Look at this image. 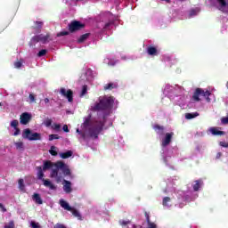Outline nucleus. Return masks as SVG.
<instances>
[{"label": "nucleus", "mask_w": 228, "mask_h": 228, "mask_svg": "<svg viewBox=\"0 0 228 228\" xmlns=\"http://www.w3.org/2000/svg\"><path fill=\"white\" fill-rule=\"evenodd\" d=\"M173 101H175V104H177L181 108H183V106L186 104V97H184V96L175 95V99H173Z\"/></svg>", "instance_id": "aec40b11"}, {"label": "nucleus", "mask_w": 228, "mask_h": 228, "mask_svg": "<svg viewBox=\"0 0 228 228\" xmlns=\"http://www.w3.org/2000/svg\"><path fill=\"white\" fill-rule=\"evenodd\" d=\"M119 224L123 228H140V226H137L129 221H120Z\"/></svg>", "instance_id": "5701e85b"}, {"label": "nucleus", "mask_w": 228, "mask_h": 228, "mask_svg": "<svg viewBox=\"0 0 228 228\" xmlns=\"http://www.w3.org/2000/svg\"><path fill=\"white\" fill-rule=\"evenodd\" d=\"M208 133H210L213 136H224V134H225V132L220 130L219 127L215 126L208 128Z\"/></svg>", "instance_id": "4468645a"}, {"label": "nucleus", "mask_w": 228, "mask_h": 228, "mask_svg": "<svg viewBox=\"0 0 228 228\" xmlns=\"http://www.w3.org/2000/svg\"><path fill=\"white\" fill-rule=\"evenodd\" d=\"M153 129L157 134H159L160 136L162 159L166 165H168V161H170V156H168V149L167 147L170 145V142H172V138H174V132L166 133L165 135H163V133H165V127L159 125H154Z\"/></svg>", "instance_id": "f03ea898"}, {"label": "nucleus", "mask_w": 228, "mask_h": 228, "mask_svg": "<svg viewBox=\"0 0 228 228\" xmlns=\"http://www.w3.org/2000/svg\"><path fill=\"white\" fill-rule=\"evenodd\" d=\"M59 204H60L61 208H62V209H65V211H70L72 213L73 216L77 218V220H81V213H79V211H77L76 208L70 207L69 202H67L65 200L61 199L59 200Z\"/></svg>", "instance_id": "0eeeda50"}, {"label": "nucleus", "mask_w": 228, "mask_h": 228, "mask_svg": "<svg viewBox=\"0 0 228 228\" xmlns=\"http://www.w3.org/2000/svg\"><path fill=\"white\" fill-rule=\"evenodd\" d=\"M0 208H2L3 209L4 208V207L1 203H0Z\"/></svg>", "instance_id": "4d7b16f0"}, {"label": "nucleus", "mask_w": 228, "mask_h": 228, "mask_svg": "<svg viewBox=\"0 0 228 228\" xmlns=\"http://www.w3.org/2000/svg\"><path fill=\"white\" fill-rule=\"evenodd\" d=\"M54 228H67V227L61 224H57L54 225Z\"/></svg>", "instance_id": "09e8293b"}, {"label": "nucleus", "mask_w": 228, "mask_h": 228, "mask_svg": "<svg viewBox=\"0 0 228 228\" xmlns=\"http://www.w3.org/2000/svg\"><path fill=\"white\" fill-rule=\"evenodd\" d=\"M0 106H1V102H0Z\"/></svg>", "instance_id": "bf43d9fd"}, {"label": "nucleus", "mask_w": 228, "mask_h": 228, "mask_svg": "<svg viewBox=\"0 0 228 228\" xmlns=\"http://www.w3.org/2000/svg\"><path fill=\"white\" fill-rule=\"evenodd\" d=\"M57 148L55 146H52L49 152L52 156H57L58 155V151H57Z\"/></svg>", "instance_id": "72a5a7b5"}, {"label": "nucleus", "mask_w": 228, "mask_h": 228, "mask_svg": "<svg viewBox=\"0 0 228 228\" xmlns=\"http://www.w3.org/2000/svg\"><path fill=\"white\" fill-rule=\"evenodd\" d=\"M10 126L11 127L14 128V133L12 134V135L19 136V134H20V129H19V120L14 119L11 121Z\"/></svg>", "instance_id": "f3484780"}, {"label": "nucleus", "mask_w": 228, "mask_h": 228, "mask_svg": "<svg viewBox=\"0 0 228 228\" xmlns=\"http://www.w3.org/2000/svg\"><path fill=\"white\" fill-rule=\"evenodd\" d=\"M103 63H105V65H109V67H114V65H117L118 61L107 57L103 60Z\"/></svg>", "instance_id": "393cba45"}, {"label": "nucleus", "mask_w": 228, "mask_h": 228, "mask_svg": "<svg viewBox=\"0 0 228 228\" xmlns=\"http://www.w3.org/2000/svg\"><path fill=\"white\" fill-rule=\"evenodd\" d=\"M22 137L29 140L30 142H33L37 140H41L42 135L38 133H31V130H29V128H27L23 131Z\"/></svg>", "instance_id": "1a4fd4ad"}, {"label": "nucleus", "mask_w": 228, "mask_h": 228, "mask_svg": "<svg viewBox=\"0 0 228 228\" xmlns=\"http://www.w3.org/2000/svg\"><path fill=\"white\" fill-rule=\"evenodd\" d=\"M147 53L150 56H158V54H159V52H158V48L154 46H148Z\"/></svg>", "instance_id": "b1692460"}, {"label": "nucleus", "mask_w": 228, "mask_h": 228, "mask_svg": "<svg viewBox=\"0 0 228 228\" xmlns=\"http://www.w3.org/2000/svg\"><path fill=\"white\" fill-rule=\"evenodd\" d=\"M15 147H16V149H18V151H23L24 143L22 142H15Z\"/></svg>", "instance_id": "473e14b6"}, {"label": "nucleus", "mask_w": 228, "mask_h": 228, "mask_svg": "<svg viewBox=\"0 0 228 228\" xmlns=\"http://www.w3.org/2000/svg\"><path fill=\"white\" fill-rule=\"evenodd\" d=\"M47 40H49V36L41 34L38 36H35L32 38L31 42H42L43 44H45V42H47Z\"/></svg>", "instance_id": "a211bd4d"}, {"label": "nucleus", "mask_w": 228, "mask_h": 228, "mask_svg": "<svg viewBox=\"0 0 228 228\" xmlns=\"http://www.w3.org/2000/svg\"><path fill=\"white\" fill-rule=\"evenodd\" d=\"M220 158H222V152H217L216 159H220Z\"/></svg>", "instance_id": "3c124183"}, {"label": "nucleus", "mask_w": 228, "mask_h": 228, "mask_svg": "<svg viewBox=\"0 0 228 228\" xmlns=\"http://www.w3.org/2000/svg\"><path fill=\"white\" fill-rule=\"evenodd\" d=\"M18 183L20 190L24 191V180L20 179Z\"/></svg>", "instance_id": "37998d69"}, {"label": "nucleus", "mask_w": 228, "mask_h": 228, "mask_svg": "<svg viewBox=\"0 0 228 228\" xmlns=\"http://www.w3.org/2000/svg\"><path fill=\"white\" fill-rule=\"evenodd\" d=\"M166 193H169L170 191H168V189H167L166 191H164Z\"/></svg>", "instance_id": "6e6d98bb"}, {"label": "nucleus", "mask_w": 228, "mask_h": 228, "mask_svg": "<svg viewBox=\"0 0 228 228\" xmlns=\"http://www.w3.org/2000/svg\"><path fill=\"white\" fill-rule=\"evenodd\" d=\"M4 228H15V224L13 221H10L9 223L5 224Z\"/></svg>", "instance_id": "58836bf2"}, {"label": "nucleus", "mask_w": 228, "mask_h": 228, "mask_svg": "<svg viewBox=\"0 0 228 228\" xmlns=\"http://www.w3.org/2000/svg\"><path fill=\"white\" fill-rule=\"evenodd\" d=\"M32 228H40V225L37 223L32 222L30 224Z\"/></svg>", "instance_id": "49530a36"}, {"label": "nucleus", "mask_w": 228, "mask_h": 228, "mask_svg": "<svg viewBox=\"0 0 228 228\" xmlns=\"http://www.w3.org/2000/svg\"><path fill=\"white\" fill-rule=\"evenodd\" d=\"M83 28H85V25L82 24L81 22H79V21H73L69 25V31H77L79 29H83Z\"/></svg>", "instance_id": "2eb2a0df"}, {"label": "nucleus", "mask_w": 228, "mask_h": 228, "mask_svg": "<svg viewBox=\"0 0 228 228\" xmlns=\"http://www.w3.org/2000/svg\"><path fill=\"white\" fill-rule=\"evenodd\" d=\"M45 127H51L53 126V120L47 118L44 120Z\"/></svg>", "instance_id": "c9c22d12"}, {"label": "nucleus", "mask_w": 228, "mask_h": 228, "mask_svg": "<svg viewBox=\"0 0 228 228\" xmlns=\"http://www.w3.org/2000/svg\"><path fill=\"white\" fill-rule=\"evenodd\" d=\"M181 88L182 87L179 86L178 85L172 86L170 84H167L164 86V88L162 89V92L164 95L168 97V99H170L171 101H174V99H175V94H177V90H181Z\"/></svg>", "instance_id": "423d86ee"}, {"label": "nucleus", "mask_w": 228, "mask_h": 228, "mask_svg": "<svg viewBox=\"0 0 228 228\" xmlns=\"http://www.w3.org/2000/svg\"><path fill=\"white\" fill-rule=\"evenodd\" d=\"M147 223H148L147 228H156V225L154 224V223L151 222V220L149 219V216H147Z\"/></svg>", "instance_id": "79ce46f5"}, {"label": "nucleus", "mask_w": 228, "mask_h": 228, "mask_svg": "<svg viewBox=\"0 0 228 228\" xmlns=\"http://www.w3.org/2000/svg\"><path fill=\"white\" fill-rule=\"evenodd\" d=\"M32 200L36 202V204H39V205L44 204V201L42 200V197H40V194L37 192L32 195Z\"/></svg>", "instance_id": "a878e982"}, {"label": "nucleus", "mask_w": 228, "mask_h": 228, "mask_svg": "<svg viewBox=\"0 0 228 228\" xmlns=\"http://www.w3.org/2000/svg\"><path fill=\"white\" fill-rule=\"evenodd\" d=\"M88 37H90V34H84V35H82L78 38V43L81 44V43L85 42V40H86V38H88Z\"/></svg>", "instance_id": "f704fd0d"}, {"label": "nucleus", "mask_w": 228, "mask_h": 228, "mask_svg": "<svg viewBox=\"0 0 228 228\" xmlns=\"http://www.w3.org/2000/svg\"><path fill=\"white\" fill-rule=\"evenodd\" d=\"M109 125H111V121H109Z\"/></svg>", "instance_id": "13d9d810"}, {"label": "nucleus", "mask_w": 228, "mask_h": 228, "mask_svg": "<svg viewBox=\"0 0 228 228\" xmlns=\"http://www.w3.org/2000/svg\"><path fill=\"white\" fill-rule=\"evenodd\" d=\"M118 108V101L113 96L104 95L100 96L90 107L91 111L96 112V117L92 118V114L84 118V122L80 128H77V138L78 142H87L90 138H98L99 134L106 122L108 118L113 113V110Z\"/></svg>", "instance_id": "f257e3e1"}, {"label": "nucleus", "mask_w": 228, "mask_h": 228, "mask_svg": "<svg viewBox=\"0 0 228 228\" xmlns=\"http://www.w3.org/2000/svg\"><path fill=\"white\" fill-rule=\"evenodd\" d=\"M82 81L92 83L94 81V71L90 69H86L81 76Z\"/></svg>", "instance_id": "9b49d317"}, {"label": "nucleus", "mask_w": 228, "mask_h": 228, "mask_svg": "<svg viewBox=\"0 0 228 228\" xmlns=\"http://www.w3.org/2000/svg\"><path fill=\"white\" fill-rule=\"evenodd\" d=\"M113 28H115V23L113 21H109L107 23H98V29H102V33H106V31H111Z\"/></svg>", "instance_id": "9d476101"}, {"label": "nucleus", "mask_w": 228, "mask_h": 228, "mask_svg": "<svg viewBox=\"0 0 228 228\" xmlns=\"http://www.w3.org/2000/svg\"><path fill=\"white\" fill-rule=\"evenodd\" d=\"M60 136L58 134H50L49 135V141L53 142V140H59Z\"/></svg>", "instance_id": "ea45409f"}, {"label": "nucleus", "mask_w": 228, "mask_h": 228, "mask_svg": "<svg viewBox=\"0 0 228 228\" xmlns=\"http://www.w3.org/2000/svg\"><path fill=\"white\" fill-rule=\"evenodd\" d=\"M60 158H61L62 159H67L69 158H71L72 156V151H68L66 152H61L59 153Z\"/></svg>", "instance_id": "cd10ccee"}, {"label": "nucleus", "mask_w": 228, "mask_h": 228, "mask_svg": "<svg viewBox=\"0 0 228 228\" xmlns=\"http://www.w3.org/2000/svg\"><path fill=\"white\" fill-rule=\"evenodd\" d=\"M55 164L56 163H53L51 161H45L42 169L44 170V172H45L46 170H50L51 168V173H52Z\"/></svg>", "instance_id": "4be33fe9"}, {"label": "nucleus", "mask_w": 228, "mask_h": 228, "mask_svg": "<svg viewBox=\"0 0 228 228\" xmlns=\"http://www.w3.org/2000/svg\"><path fill=\"white\" fill-rule=\"evenodd\" d=\"M87 92H88V86L86 85L83 86L80 97H85Z\"/></svg>", "instance_id": "2f4dec72"}, {"label": "nucleus", "mask_w": 228, "mask_h": 228, "mask_svg": "<svg viewBox=\"0 0 228 228\" xmlns=\"http://www.w3.org/2000/svg\"><path fill=\"white\" fill-rule=\"evenodd\" d=\"M164 61H170V57H164Z\"/></svg>", "instance_id": "864d4df0"}, {"label": "nucleus", "mask_w": 228, "mask_h": 228, "mask_svg": "<svg viewBox=\"0 0 228 228\" xmlns=\"http://www.w3.org/2000/svg\"><path fill=\"white\" fill-rule=\"evenodd\" d=\"M37 179H39L40 181H43L44 186H45V188H49V190H56V185L53 184L51 181L44 179L45 171L42 168V167H37Z\"/></svg>", "instance_id": "6e6552de"}, {"label": "nucleus", "mask_w": 228, "mask_h": 228, "mask_svg": "<svg viewBox=\"0 0 228 228\" xmlns=\"http://www.w3.org/2000/svg\"><path fill=\"white\" fill-rule=\"evenodd\" d=\"M35 24H36L37 28H42V26H44L43 21H36Z\"/></svg>", "instance_id": "a18cd8bd"}, {"label": "nucleus", "mask_w": 228, "mask_h": 228, "mask_svg": "<svg viewBox=\"0 0 228 228\" xmlns=\"http://www.w3.org/2000/svg\"><path fill=\"white\" fill-rule=\"evenodd\" d=\"M51 128L53 129V131H60L61 129V126L60 124H53L51 126Z\"/></svg>", "instance_id": "e433bc0d"}, {"label": "nucleus", "mask_w": 228, "mask_h": 228, "mask_svg": "<svg viewBox=\"0 0 228 228\" xmlns=\"http://www.w3.org/2000/svg\"><path fill=\"white\" fill-rule=\"evenodd\" d=\"M219 145L221 146V147H224L225 149H227V147H228V142H219Z\"/></svg>", "instance_id": "c03bdc74"}, {"label": "nucleus", "mask_w": 228, "mask_h": 228, "mask_svg": "<svg viewBox=\"0 0 228 228\" xmlns=\"http://www.w3.org/2000/svg\"><path fill=\"white\" fill-rule=\"evenodd\" d=\"M65 35H69V32H61L59 36L63 37Z\"/></svg>", "instance_id": "603ef678"}, {"label": "nucleus", "mask_w": 228, "mask_h": 228, "mask_svg": "<svg viewBox=\"0 0 228 228\" xmlns=\"http://www.w3.org/2000/svg\"><path fill=\"white\" fill-rule=\"evenodd\" d=\"M24 67V60L20 59L14 62V69H22Z\"/></svg>", "instance_id": "c756f323"}, {"label": "nucleus", "mask_w": 228, "mask_h": 228, "mask_svg": "<svg viewBox=\"0 0 228 228\" xmlns=\"http://www.w3.org/2000/svg\"><path fill=\"white\" fill-rule=\"evenodd\" d=\"M204 184V182L202 180H196L192 183V189L193 191H188L187 192H184L183 191H179V195L185 200V202H191V200H195L197 197H199V190L202 188V185Z\"/></svg>", "instance_id": "20e7f679"}, {"label": "nucleus", "mask_w": 228, "mask_h": 228, "mask_svg": "<svg viewBox=\"0 0 228 228\" xmlns=\"http://www.w3.org/2000/svg\"><path fill=\"white\" fill-rule=\"evenodd\" d=\"M61 95H63L64 97L68 98L69 102H72L73 98H72V90L70 89H65V88H61Z\"/></svg>", "instance_id": "412c9836"}, {"label": "nucleus", "mask_w": 228, "mask_h": 228, "mask_svg": "<svg viewBox=\"0 0 228 228\" xmlns=\"http://www.w3.org/2000/svg\"><path fill=\"white\" fill-rule=\"evenodd\" d=\"M200 97H204L207 102H211V100L213 99L214 95L213 94H211V92L206 89L197 88L194 91V94L191 97V101H193V102H200L201 101Z\"/></svg>", "instance_id": "39448f33"}, {"label": "nucleus", "mask_w": 228, "mask_h": 228, "mask_svg": "<svg viewBox=\"0 0 228 228\" xmlns=\"http://www.w3.org/2000/svg\"><path fill=\"white\" fill-rule=\"evenodd\" d=\"M162 206L164 209H170L174 206V200L170 197H164L162 199Z\"/></svg>", "instance_id": "f8f14e48"}, {"label": "nucleus", "mask_w": 228, "mask_h": 228, "mask_svg": "<svg viewBox=\"0 0 228 228\" xmlns=\"http://www.w3.org/2000/svg\"><path fill=\"white\" fill-rule=\"evenodd\" d=\"M221 12H228V0H216Z\"/></svg>", "instance_id": "6ab92c4d"}, {"label": "nucleus", "mask_w": 228, "mask_h": 228, "mask_svg": "<svg viewBox=\"0 0 228 228\" xmlns=\"http://www.w3.org/2000/svg\"><path fill=\"white\" fill-rule=\"evenodd\" d=\"M62 129L65 133H69V126L67 125H64Z\"/></svg>", "instance_id": "8fccbe9b"}, {"label": "nucleus", "mask_w": 228, "mask_h": 228, "mask_svg": "<svg viewBox=\"0 0 228 228\" xmlns=\"http://www.w3.org/2000/svg\"><path fill=\"white\" fill-rule=\"evenodd\" d=\"M113 88H117V84L115 83H109L104 86L105 90H113Z\"/></svg>", "instance_id": "7c9ffc66"}, {"label": "nucleus", "mask_w": 228, "mask_h": 228, "mask_svg": "<svg viewBox=\"0 0 228 228\" xmlns=\"http://www.w3.org/2000/svg\"><path fill=\"white\" fill-rule=\"evenodd\" d=\"M31 120V114L28 112H24L20 117V122L22 126H27V124Z\"/></svg>", "instance_id": "ddd939ff"}, {"label": "nucleus", "mask_w": 228, "mask_h": 228, "mask_svg": "<svg viewBox=\"0 0 228 228\" xmlns=\"http://www.w3.org/2000/svg\"><path fill=\"white\" fill-rule=\"evenodd\" d=\"M196 117H199V112H192V113L185 114V118L187 120H191V118H196Z\"/></svg>", "instance_id": "c85d7f7f"}, {"label": "nucleus", "mask_w": 228, "mask_h": 228, "mask_svg": "<svg viewBox=\"0 0 228 228\" xmlns=\"http://www.w3.org/2000/svg\"><path fill=\"white\" fill-rule=\"evenodd\" d=\"M62 190L66 193H72V183H70V181H68V180H63Z\"/></svg>", "instance_id": "dca6fc26"}, {"label": "nucleus", "mask_w": 228, "mask_h": 228, "mask_svg": "<svg viewBox=\"0 0 228 228\" xmlns=\"http://www.w3.org/2000/svg\"><path fill=\"white\" fill-rule=\"evenodd\" d=\"M28 99L30 100V102H35V95H33V94L28 95Z\"/></svg>", "instance_id": "de8ad7c7"}, {"label": "nucleus", "mask_w": 228, "mask_h": 228, "mask_svg": "<svg viewBox=\"0 0 228 228\" xmlns=\"http://www.w3.org/2000/svg\"><path fill=\"white\" fill-rule=\"evenodd\" d=\"M200 12V8L195 7L189 11V17H196V15H199V12Z\"/></svg>", "instance_id": "bb28decb"}, {"label": "nucleus", "mask_w": 228, "mask_h": 228, "mask_svg": "<svg viewBox=\"0 0 228 228\" xmlns=\"http://www.w3.org/2000/svg\"><path fill=\"white\" fill-rule=\"evenodd\" d=\"M63 175H70V168H69L67 164L58 161L54 164L50 177L54 179L57 183H61V181H63Z\"/></svg>", "instance_id": "7ed1b4c3"}, {"label": "nucleus", "mask_w": 228, "mask_h": 228, "mask_svg": "<svg viewBox=\"0 0 228 228\" xmlns=\"http://www.w3.org/2000/svg\"><path fill=\"white\" fill-rule=\"evenodd\" d=\"M45 54H47V50L43 49V50L39 51V53H37V56L39 58H42V56H45Z\"/></svg>", "instance_id": "a19ab883"}, {"label": "nucleus", "mask_w": 228, "mask_h": 228, "mask_svg": "<svg viewBox=\"0 0 228 228\" xmlns=\"http://www.w3.org/2000/svg\"><path fill=\"white\" fill-rule=\"evenodd\" d=\"M48 102H49V98H45V104H48Z\"/></svg>", "instance_id": "5fc2aeb1"}, {"label": "nucleus", "mask_w": 228, "mask_h": 228, "mask_svg": "<svg viewBox=\"0 0 228 228\" xmlns=\"http://www.w3.org/2000/svg\"><path fill=\"white\" fill-rule=\"evenodd\" d=\"M221 124L223 126H227V124H228V113L225 117L221 118Z\"/></svg>", "instance_id": "4c0bfd02"}]
</instances>
